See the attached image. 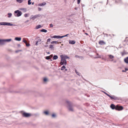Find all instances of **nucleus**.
I'll return each instance as SVG.
<instances>
[{"label": "nucleus", "instance_id": "obj_1", "mask_svg": "<svg viewBox=\"0 0 128 128\" xmlns=\"http://www.w3.org/2000/svg\"><path fill=\"white\" fill-rule=\"evenodd\" d=\"M66 102L68 105V108L69 111L73 112L74 110L72 107V104L68 101H66Z\"/></svg>", "mask_w": 128, "mask_h": 128}, {"label": "nucleus", "instance_id": "obj_2", "mask_svg": "<svg viewBox=\"0 0 128 128\" xmlns=\"http://www.w3.org/2000/svg\"><path fill=\"white\" fill-rule=\"evenodd\" d=\"M0 25H3L4 26H16L14 24H11L10 23L4 22H0Z\"/></svg>", "mask_w": 128, "mask_h": 128}, {"label": "nucleus", "instance_id": "obj_3", "mask_svg": "<svg viewBox=\"0 0 128 128\" xmlns=\"http://www.w3.org/2000/svg\"><path fill=\"white\" fill-rule=\"evenodd\" d=\"M14 14L15 16L18 17L21 15L22 13L19 10H17L14 11Z\"/></svg>", "mask_w": 128, "mask_h": 128}, {"label": "nucleus", "instance_id": "obj_4", "mask_svg": "<svg viewBox=\"0 0 128 128\" xmlns=\"http://www.w3.org/2000/svg\"><path fill=\"white\" fill-rule=\"evenodd\" d=\"M61 62H60V64L61 65H66L67 64V62L66 60L62 58H61Z\"/></svg>", "mask_w": 128, "mask_h": 128}, {"label": "nucleus", "instance_id": "obj_5", "mask_svg": "<svg viewBox=\"0 0 128 128\" xmlns=\"http://www.w3.org/2000/svg\"><path fill=\"white\" fill-rule=\"evenodd\" d=\"M41 15L40 14H36L35 15L33 16V15L31 16L30 18V19H32L33 20H34L35 19L37 18L40 17Z\"/></svg>", "mask_w": 128, "mask_h": 128}, {"label": "nucleus", "instance_id": "obj_6", "mask_svg": "<svg viewBox=\"0 0 128 128\" xmlns=\"http://www.w3.org/2000/svg\"><path fill=\"white\" fill-rule=\"evenodd\" d=\"M123 109V107L122 106H119L117 105L116 106V110H121Z\"/></svg>", "mask_w": 128, "mask_h": 128}, {"label": "nucleus", "instance_id": "obj_7", "mask_svg": "<svg viewBox=\"0 0 128 128\" xmlns=\"http://www.w3.org/2000/svg\"><path fill=\"white\" fill-rule=\"evenodd\" d=\"M60 58H62L64 60H66V59H69V58L67 56L65 55H62L60 56Z\"/></svg>", "mask_w": 128, "mask_h": 128}, {"label": "nucleus", "instance_id": "obj_8", "mask_svg": "<svg viewBox=\"0 0 128 128\" xmlns=\"http://www.w3.org/2000/svg\"><path fill=\"white\" fill-rule=\"evenodd\" d=\"M109 97L112 100L113 99L114 100H116L118 99V98L117 97L114 96H112L110 95Z\"/></svg>", "mask_w": 128, "mask_h": 128}, {"label": "nucleus", "instance_id": "obj_9", "mask_svg": "<svg viewBox=\"0 0 128 128\" xmlns=\"http://www.w3.org/2000/svg\"><path fill=\"white\" fill-rule=\"evenodd\" d=\"M22 115L23 116L25 117H28L30 116V114L26 113H24L22 114Z\"/></svg>", "mask_w": 128, "mask_h": 128}, {"label": "nucleus", "instance_id": "obj_10", "mask_svg": "<svg viewBox=\"0 0 128 128\" xmlns=\"http://www.w3.org/2000/svg\"><path fill=\"white\" fill-rule=\"evenodd\" d=\"M110 106L112 110H114V109L116 110V106L114 104H111Z\"/></svg>", "mask_w": 128, "mask_h": 128}, {"label": "nucleus", "instance_id": "obj_11", "mask_svg": "<svg viewBox=\"0 0 128 128\" xmlns=\"http://www.w3.org/2000/svg\"><path fill=\"white\" fill-rule=\"evenodd\" d=\"M4 39H0V44L4 45L5 44Z\"/></svg>", "mask_w": 128, "mask_h": 128}, {"label": "nucleus", "instance_id": "obj_12", "mask_svg": "<svg viewBox=\"0 0 128 128\" xmlns=\"http://www.w3.org/2000/svg\"><path fill=\"white\" fill-rule=\"evenodd\" d=\"M99 44L101 45H102L106 44V42L103 40H100L99 42Z\"/></svg>", "mask_w": 128, "mask_h": 128}, {"label": "nucleus", "instance_id": "obj_13", "mask_svg": "<svg viewBox=\"0 0 128 128\" xmlns=\"http://www.w3.org/2000/svg\"><path fill=\"white\" fill-rule=\"evenodd\" d=\"M69 44H73L75 43L76 42L74 40H69Z\"/></svg>", "mask_w": 128, "mask_h": 128}, {"label": "nucleus", "instance_id": "obj_14", "mask_svg": "<svg viewBox=\"0 0 128 128\" xmlns=\"http://www.w3.org/2000/svg\"><path fill=\"white\" fill-rule=\"evenodd\" d=\"M46 2H44L42 3L39 4H38V6H45V5H46Z\"/></svg>", "mask_w": 128, "mask_h": 128}, {"label": "nucleus", "instance_id": "obj_15", "mask_svg": "<svg viewBox=\"0 0 128 128\" xmlns=\"http://www.w3.org/2000/svg\"><path fill=\"white\" fill-rule=\"evenodd\" d=\"M5 41V43L6 42H9L11 41L12 40L11 39H4Z\"/></svg>", "mask_w": 128, "mask_h": 128}, {"label": "nucleus", "instance_id": "obj_16", "mask_svg": "<svg viewBox=\"0 0 128 128\" xmlns=\"http://www.w3.org/2000/svg\"><path fill=\"white\" fill-rule=\"evenodd\" d=\"M21 38L20 37H16L15 39L14 40L18 41H20L21 40Z\"/></svg>", "mask_w": 128, "mask_h": 128}, {"label": "nucleus", "instance_id": "obj_17", "mask_svg": "<svg viewBox=\"0 0 128 128\" xmlns=\"http://www.w3.org/2000/svg\"><path fill=\"white\" fill-rule=\"evenodd\" d=\"M124 61L127 64H128V57L124 58Z\"/></svg>", "mask_w": 128, "mask_h": 128}, {"label": "nucleus", "instance_id": "obj_18", "mask_svg": "<svg viewBox=\"0 0 128 128\" xmlns=\"http://www.w3.org/2000/svg\"><path fill=\"white\" fill-rule=\"evenodd\" d=\"M75 57L76 58H79L81 59H82L83 57L82 56H79L78 55H75Z\"/></svg>", "mask_w": 128, "mask_h": 128}, {"label": "nucleus", "instance_id": "obj_19", "mask_svg": "<svg viewBox=\"0 0 128 128\" xmlns=\"http://www.w3.org/2000/svg\"><path fill=\"white\" fill-rule=\"evenodd\" d=\"M43 113L46 115H48L49 114V112L48 111H44Z\"/></svg>", "mask_w": 128, "mask_h": 128}, {"label": "nucleus", "instance_id": "obj_20", "mask_svg": "<svg viewBox=\"0 0 128 128\" xmlns=\"http://www.w3.org/2000/svg\"><path fill=\"white\" fill-rule=\"evenodd\" d=\"M108 56L111 59H112L114 58V56H113L110 54L108 55Z\"/></svg>", "mask_w": 128, "mask_h": 128}, {"label": "nucleus", "instance_id": "obj_21", "mask_svg": "<svg viewBox=\"0 0 128 128\" xmlns=\"http://www.w3.org/2000/svg\"><path fill=\"white\" fill-rule=\"evenodd\" d=\"M20 10L23 11L24 12H25L26 11V8H22L20 9Z\"/></svg>", "mask_w": 128, "mask_h": 128}, {"label": "nucleus", "instance_id": "obj_22", "mask_svg": "<svg viewBox=\"0 0 128 128\" xmlns=\"http://www.w3.org/2000/svg\"><path fill=\"white\" fill-rule=\"evenodd\" d=\"M8 18H10L12 16V14L11 13H8Z\"/></svg>", "mask_w": 128, "mask_h": 128}, {"label": "nucleus", "instance_id": "obj_23", "mask_svg": "<svg viewBox=\"0 0 128 128\" xmlns=\"http://www.w3.org/2000/svg\"><path fill=\"white\" fill-rule=\"evenodd\" d=\"M40 32H47V30H45V29H42V30L40 31Z\"/></svg>", "mask_w": 128, "mask_h": 128}, {"label": "nucleus", "instance_id": "obj_24", "mask_svg": "<svg viewBox=\"0 0 128 128\" xmlns=\"http://www.w3.org/2000/svg\"><path fill=\"white\" fill-rule=\"evenodd\" d=\"M63 38V36H56V38Z\"/></svg>", "mask_w": 128, "mask_h": 128}, {"label": "nucleus", "instance_id": "obj_25", "mask_svg": "<svg viewBox=\"0 0 128 128\" xmlns=\"http://www.w3.org/2000/svg\"><path fill=\"white\" fill-rule=\"evenodd\" d=\"M66 68V67L64 65L62 66L61 67V70H63L65 69Z\"/></svg>", "mask_w": 128, "mask_h": 128}, {"label": "nucleus", "instance_id": "obj_26", "mask_svg": "<svg viewBox=\"0 0 128 128\" xmlns=\"http://www.w3.org/2000/svg\"><path fill=\"white\" fill-rule=\"evenodd\" d=\"M99 3H101V4H102V2H98L96 4H95L94 5V6H97L98 5H99Z\"/></svg>", "mask_w": 128, "mask_h": 128}, {"label": "nucleus", "instance_id": "obj_27", "mask_svg": "<svg viewBox=\"0 0 128 128\" xmlns=\"http://www.w3.org/2000/svg\"><path fill=\"white\" fill-rule=\"evenodd\" d=\"M41 27V26L40 25H38L36 26V28L37 29H38L39 28H40Z\"/></svg>", "mask_w": 128, "mask_h": 128}, {"label": "nucleus", "instance_id": "obj_28", "mask_svg": "<svg viewBox=\"0 0 128 128\" xmlns=\"http://www.w3.org/2000/svg\"><path fill=\"white\" fill-rule=\"evenodd\" d=\"M50 48L52 50H53L54 49L53 46L52 45H50Z\"/></svg>", "mask_w": 128, "mask_h": 128}, {"label": "nucleus", "instance_id": "obj_29", "mask_svg": "<svg viewBox=\"0 0 128 128\" xmlns=\"http://www.w3.org/2000/svg\"><path fill=\"white\" fill-rule=\"evenodd\" d=\"M121 2H122L121 0H118V2L116 0L115 1V2L116 3H121Z\"/></svg>", "mask_w": 128, "mask_h": 128}, {"label": "nucleus", "instance_id": "obj_30", "mask_svg": "<svg viewBox=\"0 0 128 128\" xmlns=\"http://www.w3.org/2000/svg\"><path fill=\"white\" fill-rule=\"evenodd\" d=\"M23 42H24L25 44L27 42L26 41L25 39L24 38H23Z\"/></svg>", "mask_w": 128, "mask_h": 128}, {"label": "nucleus", "instance_id": "obj_31", "mask_svg": "<svg viewBox=\"0 0 128 128\" xmlns=\"http://www.w3.org/2000/svg\"><path fill=\"white\" fill-rule=\"evenodd\" d=\"M31 0H28V5H30L31 4V3L30 2Z\"/></svg>", "mask_w": 128, "mask_h": 128}, {"label": "nucleus", "instance_id": "obj_32", "mask_svg": "<svg viewBox=\"0 0 128 128\" xmlns=\"http://www.w3.org/2000/svg\"><path fill=\"white\" fill-rule=\"evenodd\" d=\"M47 80L48 79L46 78H45L44 79V82H46Z\"/></svg>", "mask_w": 128, "mask_h": 128}, {"label": "nucleus", "instance_id": "obj_33", "mask_svg": "<svg viewBox=\"0 0 128 128\" xmlns=\"http://www.w3.org/2000/svg\"><path fill=\"white\" fill-rule=\"evenodd\" d=\"M104 92L105 94L107 96H108L109 97V96H110V95H109V94H108L107 93H106V92Z\"/></svg>", "mask_w": 128, "mask_h": 128}, {"label": "nucleus", "instance_id": "obj_34", "mask_svg": "<svg viewBox=\"0 0 128 128\" xmlns=\"http://www.w3.org/2000/svg\"><path fill=\"white\" fill-rule=\"evenodd\" d=\"M25 44H26V46H30V44H28L27 43V42Z\"/></svg>", "mask_w": 128, "mask_h": 128}, {"label": "nucleus", "instance_id": "obj_35", "mask_svg": "<svg viewBox=\"0 0 128 128\" xmlns=\"http://www.w3.org/2000/svg\"><path fill=\"white\" fill-rule=\"evenodd\" d=\"M46 59L47 60H49L50 59V56H47L46 58Z\"/></svg>", "mask_w": 128, "mask_h": 128}, {"label": "nucleus", "instance_id": "obj_36", "mask_svg": "<svg viewBox=\"0 0 128 128\" xmlns=\"http://www.w3.org/2000/svg\"><path fill=\"white\" fill-rule=\"evenodd\" d=\"M52 38H56V36H52L50 37Z\"/></svg>", "mask_w": 128, "mask_h": 128}, {"label": "nucleus", "instance_id": "obj_37", "mask_svg": "<svg viewBox=\"0 0 128 128\" xmlns=\"http://www.w3.org/2000/svg\"><path fill=\"white\" fill-rule=\"evenodd\" d=\"M75 72H76V74L78 75L79 76H80L79 74V73L78 72H77V71L76 70H75Z\"/></svg>", "mask_w": 128, "mask_h": 128}, {"label": "nucleus", "instance_id": "obj_38", "mask_svg": "<svg viewBox=\"0 0 128 128\" xmlns=\"http://www.w3.org/2000/svg\"><path fill=\"white\" fill-rule=\"evenodd\" d=\"M24 16L25 17H27L28 16V14H24Z\"/></svg>", "mask_w": 128, "mask_h": 128}, {"label": "nucleus", "instance_id": "obj_39", "mask_svg": "<svg viewBox=\"0 0 128 128\" xmlns=\"http://www.w3.org/2000/svg\"><path fill=\"white\" fill-rule=\"evenodd\" d=\"M56 116V115L55 114H52V117L53 118H54V117H55V116Z\"/></svg>", "mask_w": 128, "mask_h": 128}, {"label": "nucleus", "instance_id": "obj_40", "mask_svg": "<svg viewBox=\"0 0 128 128\" xmlns=\"http://www.w3.org/2000/svg\"><path fill=\"white\" fill-rule=\"evenodd\" d=\"M81 0H77V4H79L80 3V1Z\"/></svg>", "mask_w": 128, "mask_h": 128}, {"label": "nucleus", "instance_id": "obj_41", "mask_svg": "<svg viewBox=\"0 0 128 128\" xmlns=\"http://www.w3.org/2000/svg\"><path fill=\"white\" fill-rule=\"evenodd\" d=\"M53 59H56V55H54L53 58Z\"/></svg>", "mask_w": 128, "mask_h": 128}, {"label": "nucleus", "instance_id": "obj_42", "mask_svg": "<svg viewBox=\"0 0 128 128\" xmlns=\"http://www.w3.org/2000/svg\"><path fill=\"white\" fill-rule=\"evenodd\" d=\"M51 40V39L50 38H48L47 40V42H50V41Z\"/></svg>", "mask_w": 128, "mask_h": 128}, {"label": "nucleus", "instance_id": "obj_43", "mask_svg": "<svg viewBox=\"0 0 128 128\" xmlns=\"http://www.w3.org/2000/svg\"><path fill=\"white\" fill-rule=\"evenodd\" d=\"M55 43L56 44V41H52L51 42V43L52 44H54Z\"/></svg>", "mask_w": 128, "mask_h": 128}, {"label": "nucleus", "instance_id": "obj_44", "mask_svg": "<svg viewBox=\"0 0 128 128\" xmlns=\"http://www.w3.org/2000/svg\"><path fill=\"white\" fill-rule=\"evenodd\" d=\"M42 10V8H38V11H40L41 10Z\"/></svg>", "mask_w": 128, "mask_h": 128}, {"label": "nucleus", "instance_id": "obj_45", "mask_svg": "<svg viewBox=\"0 0 128 128\" xmlns=\"http://www.w3.org/2000/svg\"><path fill=\"white\" fill-rule=\"evenodd\" d=\"M50 27H52L53 26V25L52 24H50Z\"/></svg>", "mask_w": 128, "mask_h": 128}, {"label": "nucleus", "instance_id": "obj_46", "mask_svg": "<svg viewBox=\"0 0 128 128\" xmlns=\"http://www.w3.org/2000/svg\"><path fill=\"white\" fill-rule=\"evenodd\" d=\"M69 34H66L65 35L63 36V38L64 37L67 36H68V35Z\"/></svg>", "mask_w": 128, "mask_h": 128}, {"label": "nucleus", "instance_id": "obj_47", "mask_svg": "<svg viewBox=\"0 0 128 128\" xmlns=\"http://www.w3.org/2000/svg\"><path fill=\"white\" fill-rule=\"evenodd\" d=\"M38 41H36V45L37 46L38 45Z\"/></svg>", "mask_w": 128, "mask_h": 128}, {"label": "nucleus", "instance_id": "obj_48", "mask_svg": "<svg viewBox=\"0 0 128 128\" xmlns=\"http://www.w3.org/2000/svg\"><path fill=\"white\" fill-rule=\"evenodd\" d=\"M125 70L126 71L127 70H128V68H125Z\"/></svg>", "mask_w": 128, "mask_h": 128}, {"label": "nucleus", "instance_id": "obj_49", "mask_svg": "<svg viewBox=\"0 0 128 128\" xmlns=\"http://www.w3.org/2000/svg\"><path fill=\"white\" fill-rule=\"evenodd\" d=\"M121 54H122V56L124 55V52H121Z\"/></svg>", "mask_w": 128, "mask_h": 128}, {"label": "nucleus", "instance_id": "obj_50", "mask_svg": "<svg viewBox=\"0 0 128 128\" xmlns=\"http://www.w3.org/2000/svg\"><path fill=\"white\" fill-rule=\"evenodd\" d=\"M122 72H126V71H125V70H122Z\"/></svg>", "mask_w": 128, "mask_h": 128}, {"label": "nucleus", "instance_id": "obj_51", "mask_svg": "<svg viewBox=\"0 0 128 128\" xmlns=\"http://www.w3.org/2000/svg\"><path fill=\"white\" fill-rule=\"evenodd\" d=\"M41 41V40H40V39H39L38 40V41H38V42H40V41Z\"/></svg>", "mask_w": 128, "mask_h": 128}, {"label": "nucleus", "instance_id": "obj_52", "mask_svg": "<svg viewBox=\"0 0 128 128\" xmlns=\"http://www.w3.org/2000/svg\"><path fill=\"white\" fill-rule=\"evenodd\" d=\"M67 70H68L67 69H65V70H64L65 72H66V71Z\"/></svg>", "mask_w": 128, "mask_h": 128}, {"label": "nucleus", "instance_id": "obj_53", "mask_svg": "<svg viewBox=\"0 0 128 128\" xmlns=\"http://www.w3.org/2000/svg\"><path fill=\"white\" fill-rule=\"evenodd\" d=\"M85 34L87 35H88V33H85Z\"/></svg>", "mask_w": 128, "mask_h": 128}, {"label": "nucleus", "instance_id": "obj_54", "mask_svg": "<svg viewBox=\"0 0 128 128\" xmlns=\"http://www.w3.org/2000/svg\"><path fill=\"white\" fill-rule=\"evenodd\" d=\"M47 46H48V45H46L45 46V47H47Z\"/></svg>", "mask_w": 128, "mask_h": 128}, {"label": "nucleus", "instance_id": "obj_55", "mask_svg": "<svg viewBox=\"0 0 128 128\" xmlns=\"http://www.w3.org/2000/svg\"><path fill=\"white\" fill-rule=\"evenodd\" d=\"M75 10H77V8H75Z\"/></svg>", "mask_w": 128, "mask_h": 128}, {"label": "nucleus", "instance_id": "obj_56", "mask_svg": "<svg viewBox=\"0 0 128 128\" xmlns=\"http://www.w3.org/2000/svg\"><path fill=\"white\" fill-rule=\"evenodd\" d=\"M34 4V2H33V3H32V5H33Z\"/></svg>", "mask_w": 128, "mask_h": 128}, {"label": "nucleus", "instance_id": "obj_57", "mask_svg": "<svg viewBox=\"0 0 128 128\" xmlns=\"http://www.w3.org/2000/svg\"><path fill=\"white\" fill-rule=\"evenodd\" d=\"M18 52V51H16V52Z\"/></svg>", "mask_w": 128, "mask_h": 128}, {"label": "nucleus", "instance_id": "obj_58", "mask_svg": "<svg viewBox=\"0 0 128 128\" xmlns=\"http://www.w3.org/2000/svg\"><path fill=\"white\" fill-rule=\"evenodd\" d=\"M47 53H48V54H50V52H47Z\"/></svg>", "mask_w": 128, "mask_h": 128}, {"label": "nucleus", "instance_id": "obj_59", "mask_svg": "<svg viewBox=\"0 0 128 128\" xmlns=\"http://www.w3.org/2000/svg\"><path fill=\"white\" fill-rule=\"evenodd\" d=\"M58 58V56H56V59H57Z\"/></svg>", "mask_w": 128, "mask_h": 128}, {"label": "nucleus", "instance_id": "obj_60", "mask_svg": "<svg viewBox=\"0 0 128 128\" xmlns=\"http://www.w3.org/2000/svg\"><path fill=\"white\" fill-rule=\"evenodd\" d=\"M97 55L98 56H99V54H97Z\"/></svg>", "mask_w": 128, "mask_h": 128}, {"label": "nucleus", "instance_id": "obj_61", "mask_svg": "<svg viewBox=\"0 0 128 128\" xmlns=\"http://www.w3.org/2000/svg\"><path fill=\"white\" fill-rule=\"evenodd\" d=\"M128 38V37H126V38Z\"/></svg>", "mask_w": 128, "mask_h": 128}, {"label": "nucleus", "instance_id": "obj_62", "mask_svg": "<svg viewBox=\"0 0 128 128\" xmlns=\"http://www.w3.org/2000/svg\"><path fill=\"white\" fill-rule=\"evenodd\" d=\"M94 8H96V7H94Z\"/></svg>", "mask_w": 128, "mask_h": 128}, {"label": "nucleus", "instance_id": "obj_63", "mask_svg": "<svg viewBox=\"0 0 128 128\" xmlns=\"http://www.w3.org/2000/svg\"><path fill=\"white\" fill-rule=\"evenodd\" d=\"M113 60H111V61H112Z\"/></svg>", "mask_w": 128, "mask_h": 128}, {"label": "nucleus", "instance_id": "obj_64", "mask_svg": "<svg viewBox=\"0 0 128 128\" xmlns=\"http://www.w3.org/2000/svg\"><path fill=\"white\" fill-rule=\"evenodd\" d=\"M84 6V5H82V6Z\"/></svg>", "mask_w": 128, "mask_h": 128}]
</instances>
